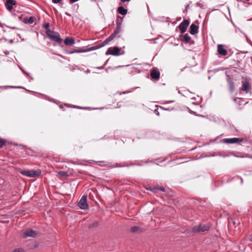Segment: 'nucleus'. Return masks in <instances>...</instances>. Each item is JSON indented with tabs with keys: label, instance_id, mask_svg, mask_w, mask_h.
<instances>
[{
	"label": "nucleus",
	"instance_id": "7",
	"mask_svg": "<svg viewBox=\"0 0 252 252\" xmlns=\"http://www.w3.org/2000/svg\"><path fill=\"white\" fill-rule=\"evenodd\" d=\"M244 139L243 138H224L223 139V142L226 144H240L243 142Z\"/></svg>",
	"mask_w": 252,
	"mask_h": 252
},
{
	"label": "nucleus",
	"instance_id": "42",
	"mask_svg": "<svg viewBox=\"0 0 252 252\" xmlns=\"http://www.w3.org/2000/svg\"><path fill=\"white\" fill-rule=\"evenodd\" d=\"M11 28L12 29H16V28L15 27H13V28Z\"/></svg>",
	"mask_w": 252,
	"mask_h": 252
},
{
	"label": "nucleus",
	"instance_id": "3",
	"mask_svg": "<svg viewBox=\"0 0 252 252\" xmlns=\"http://www.w3.org/2000/svg\"><path fill=\"white\" fill-rule=\"evenodd\" d=\"M122 31L121 26H116V29L113 33L104 40L103 45L107 44L112 41Z\"/></svg>",
	"mask_w": 252,
	"mask_h": 252
},
{
	"label": "nucleus",
	"instance_id": "33",
	"mask_svg": "<svg viewBox=\"0 0 252 252\" xmlns=\"http://www.w3.org/2000/svg\"><path fill=\"white\" fill-rule=\"evenodd\" d=\"M155 113L158 115L159 116V112L158 111V110H155Z\"/></svg>",
	"mask_w": 252,
	"mask_h": 252
},
{
	"label": "nucleus",
	"instance_id": "26",
	"mask_svg": "<svg viewBox=\"0 0 252 252\" xmlns=\"http://www.w3.org/2000/svg\"><path fill=\"white\" fill-rule=\"evenodd\" d=\"M59 174L62 177H68V173L67 172L61 171L59 172Z\"/></svg>",
	"mask_w": 252,
	"mask_h": 252
},
{
	"label": "nucleus",
	"instance_id": "37",
	"mask_svg": "<svg viewBox=\"0 0 252 252\" xmlns=\"http://www.w3.org/2000/svg\"><path fill=\"white\" fill-rule=\"evenodd\" d=\"M7 87L8 88H21L20 87H14V86H7Z\"/></svg>",
	"mask_w": 252,
	"mask_h": 252
},
{
	"label": "nucleus",
	"instance_id": "12",
	"mask_svg": "<svg viewBox=\"0 0 252 252\" xmlns=\"http://www.w3.org/2000/svg\"><path fill=\"white\" fill-rule=\"evenodd\" d=\"M217 51L218 54L221 56H225L227 55V50L224 49V45L222 44H219L217 46Z\"/></svg>",
	"mask_w": 252,
	"mask_h": 252
},
{
	"label": "nucleus",
	"instance_id": "44",
	"mask_svg": "<svg viewBox=\"0 0 252 252\" xmlns=\"http://www.w3.org/2000/svg\"><path fill=\"white\" fill-rule=\"evenodd\" d=\"M102 67H97V68L100 69V68H101Z\"/></svg>",
	"mask_w": 252,
	"mask_h": 252
},
{
	"label": "nucleus",
	"instance_id": "28",
	"mask_svg": "<svg viewBox=\"0 0 252 252\" xmlns=\"http://www.w3.org/2000/svg\"><path fill=\"white\" fill-rule=\"evenodd\" d=\"M5 143H6L5 140H4L3 139L0 138V148L2 147L5 144Z\"/></svg>",
	"mask_w": 252,
	"mask_h": 252
},
{
	"label": "nucleus",
	"instance_id": "41",
	"mask_svg": "<svg viewBox=\"0 0 252 252\" xmlns=\"http://www.w3.org/2000/svg\"><path fill=\"white\" fill-rule=\"evenodd\" d=\"M250 240L252 242V236L251 237Z\"/></svg>",
	"mask_w": 252,
	"mask_h": 252
},
{
	"label": "nucleus",
	"instance_id": "36",
	"mask_svg": "<svg viewBox=\"0 0 252 252\" xmlns=\"http://www.w3.org/2000/svg\"><path fill=\"white\" fill-rule=\"evenodd\" d=\"M160 190L163 192H164L165 191V189L163 187L160 188Z\"/></svg>",
	"mask_w": 252,
	"mask_h": 252
},
{
	"label": "nucleus",
	"instance_id": "19",
	"mask_svg": "<svg viewBox=\"0 0 252 252\" xmlns=\"http://www.w3.org/2000/svg\"><path fill=\"white\" fill-rule=\"evenodd\" d=\"M130 231L132 233H140L142 229L140 226H134L131 227Z\"/></svg>",
	"mask_w": 252,
	"mask_h": 252
},
{
	"label": "nucleus",
	"instance_id": "1",
	"mask_svg": "<svg viewBox=\"0 0 252 252\" xmlns=\"http://www.w3.org/2000/svg\"><path fill=\"white\" fill-rule=\"evenodd\" d=\"M46 34L51 40L56 42L59 44L62 43V39L58 32L49 30L47 32H46Z\"/></svg>",
	"mask_w": 252,
	"mask_h": 252
},
{
	"label": "nucleus",
	"instance_id": "20",
	"mask_svg": "<svg viewBox=\"0 0 252 252\" xmlns=\"http://www.w3.org/2000/svg\"><path fill=\"white\" fill-rule=\"evenodd\" d=\"M83 49H71L69 50L66 51V53L68 54H71L73 53H83Z\"/></svg>",
	"mask_w": 252,
	"mask_h": 252
},
{
	"label": "nucleus",
	"instance_id": "18",
	"mask_svg": "<svg viewBox=\"0 0 252 252\" xmlns=\"http://www.w3.org/2000/svg\"><path fill=\"white\" fill-rule=\"evenodd\" d=\"M117 12L122 15H125L127 13V10L123 6H121L118 7Z\"/></svg>",
	"mask_w": 252,
	"mask_h": 252
},
{
	"label": "nucleus",
	"instance_id": "29",
	"mask_svg": "<svg viewBox=\"0 0 252 252\" xmlns=\"http://www.w3.org/2000/svg\"><path fill=\"white\" fill-rule=\"evenodd\" d=\"M44 28L46 29V32H47L49 30H51L50 29V24L49 23H46L44 26Z\"/></svg>",
	"mask_w": 252,
	"mask_h": 252
},
{
	"label": "nucleus",
	"instance_id": "4",
	"mask_svg": "<svg viewBox=\"0 0 252 252\" xmlns=\"http://www.w3.org/2000/svg\"><path fill=\"white\" fill-rule=\"evenodd\" d=\"M251 86L248 79L247 78L242 77V90L245 92L246 93H251Z\"/></svg>",
	"mask_w": 252,
	"mask_h": 252
},
{
	"label": "nucleus",
	"instance_id": "13",
	"mask_svg": "<svg viewBox=\"0 0 252 252\" xmlns=\"http://www.w3.org/2000/svg\"><path fill=\"white\" fill-rule=\"evenodd\" d=\"M15 0H6L5 4V7L8 11H11L13 9V5L16 4Z\"/></svg>",
	"mask_w": 252,
	"mask_h": 252
},
{
	"label": "nucleus",
	"instance_id": "23",
	"mask_svg": "<svg viewBox=\"0 0 252 252\" xmlns=\"http://www.w3.org/2000/svg\"><path fill=\"white\" fill-rule=\"evenodd\" d=\"M117 20H116V26H122V23L123 21V18L120 17V16L118 15L117 17Z\"/></svg>",
	"mask_w": 252,
	"mask_h": 252
},
{
	"label": "nucleus",
	"instance_id": "22",
	"mask_svg": "<svg viewBox=\"0 0 252 252\" xmlns=\"http://www.w3.org/2000/svg\"><path fill=\"white\" fill-rule=\"evenodd\" d=\"M34 18L32 16H31L30 18H24V22L26 24H32L33 23Z\"/></svg>",
	"mask_w": 252,
	"mask_h": 252
},
{
	"label": "nucleus",
	"instance_id": "15",
	"mask_svg": "<svg viewBox=\"0 0 252 252\" xmlns=\"http://www.w3.org/2000/svg\"><path fill=\"white\" fill-rule=\"evenodd\" d=\"M198 30V26L194 24H192L189 28V32L191 34L194 35L197 33Z\"/></svg>",
	"mask_w": 252,
	"mask_h": 252
},
{
	"label": "nucleus",
	"instance_id": "6",
	"mask_svg": "<svg viewBox=\"0 0 252 252\" xmlns=\"http://www.w3.org/2000/svg\"><path fill=\"white\" fill-rule=\"evenodd\" d=\"M78 206L82 210H87L88 209V205L87 204V197L83 195L80 199L77 204Z\"/></svg>",
	"mask_w": 252,
	"mask_h": 252
},
{
	"label": "nucleus",
	"instance_id": "45",
	"mask_svg": "<svg viewBox=\"0 0 252 252\" xmlns=\"http://www.w3.org/2000/svg\"><path fill=\"white\" fill-rule=\"evenodd\" d=\"M90 71L89 70H88L87 72H90Z\"/></svg>",
	"mask_w": 252,
	"mask_h": 252
},
{
	"label": "nucleus",
	"instance_id": "31",
	"mask_svg": "<svg viewBox=\"0 0 252 252\" xmlns=\"http://www.w3.org/2000/svg\"><path fill=\"white\" fill-rule=\"evenodd\" d=\"M130 0H121V2H122L123 3H125V2H129Z\"/></svg>",
	"mask_w": 252,
	"mask_h": 252
},
{
	"label": "nucleus",
	"instance_id": "9",
	"mask_svg": "<svg viewBox=\"0 0 252 252\" xmlns=\"http://www.w3.org/2000/svg\"><path fill=\"white\" fill-rule=\"evenodd\" d=\"M120 52V49L117 47H110L106 52V55H111L113 56H118L119 55Z\"/></svg>",
	"mask_w": 252,
	"mask_h": 252
},
{
	"label": "nucleus",
	"instance_id": "27",
	"mask_svg": "<svg viewBox=\"0 0 252 252\" xmlns=\"http://www.w3.org/2000/svg\"><path fill=\"white\" fill-rule=\"evenodd\" d=\"M53 3L55 4H63V0H52Z\"/></svg>",
	"mask_w": 252,
	"mask_h": 252
},
{
	"label": "nucleus",
	"instance_id": "34",
	"mask_svg": "<svg viewBox=\"0 0 252 252\" xmlns=\"http://www.w3.org/2000/svg\"><path fill=\"white\" fill-rule=\"evenodd\" d=\"M65 14L68 17H71V15L70 14H69V13H68L67 12H65Z\"/></svg>",
	"mask_w": 252,
	"mask_h": 252
},
{
	"label": "nucleus",
	"instance_id": "32",
	"mask_svg": "<svg viewBox=\"0 0 252 252\" xmlns=\"http://www.w3.org/2000/svg\"><path fill=\"white\" fill-rule=\"evenodd\" d=\"M125 165H121L118 163L116 164V167H125Z\"/></svg>",
	"mask_w": 252,
	"mask_h": 252
},
{
	"label": "nucleus",
	"instance_id": "2",
	"mask_svg": "<svg viewBox=\"0 0 252 252\" xmlns=\"http://www.w3.org/2000/svg\"><path fill=\"white\" fill-rule=\"evenodd\" d=\"M20 173L25 176L28 177L33 178L39 176L41 171L40 170H21Z\"/></svg>",
	"mask_w": 252,
	"mask_h": 252
},
{
	"label": "nucleus",
	"instance_id": "25",
	"mask_svg": "<svg viewBox=\"0 0 252 252\" xmlns=\"http://www.w3.org/2000/svg\"><path fill=\"white\" fill-rule=\"evenodd\" d=\"M99 224V222L97 221H95L94 222H93L92 223L90 224L89 225V228H91L93 227H97Z\"/></svg>",
	"mask_w": 252,
	"mask_h": 252
},
{
	"label": "nucleus",
	"instance_id": "38",
	"mask_svg": "<svg viewBox=\"0 0 252 252\" xmlns=\"http://www.w3.org/2000/svg\"><path fill=\"white\" fill-rule=\"evenodd\" d=\"M97 163H97V165H101V164H100V163H104V162L102 161H98L97 162Z\"/></svg>",
	"mask_w": 252,
	"mask_h": 252
},
{
	"label": "nucleus",
	"instance_id": "40",
	"mask_svg": "<svg viewBox=\"0 0 252 252\" xmlns=\"http://www.w3.org/2000/svg\"><path fill=\"white\" fill-rule=\"evenodd\" d=\"M23 72H24L25 74H26L27 76H29V73H28L27 72H26L25 70H23Z\"/></svg>",
	"mask_w": 252,
	"mask_h": 252
},
{
	"label": "nucleus",
	"instance_id": "17",
	"mask_svg": "<svg viewBox=\"0 0 252 252\" xmlns=\"http://www.w3.org/2000/svg\"><path fill=\"white\" fill-rule=\"evenodd\" d=\"M64 43L67 46H70L75 43V40L73 37H66L64 40Z\"/></svg>",
	"mask_w": 252,
	"mask_h": 252
},
{
	"label": "nucleus",
	"instance_id": "39",
	"mask_svg": "<svg viewBox=\"0 0 252 252\" xmlns=\"http://www.w3.org/2000/svg\"><path fill=\"white\" fill-rule=\"evenodd\" d=\"M4 183L3 180L1 179H0V184H2Z\"/></svg>",
	"mask_w": 252,
	"mask_h": 252
},
{
	"label": "nucleus",
	"instance_id": "35",
	"mask_svg": "<svg viewBox=\"0 0 252 252\" xmlns=\"http://www.w3.org/2000/svg\"><path fill=\"white\" fill-rule=\"evenodd\" d=\"M197 5V6H199L200 7H201L203 6V5L202 4H201L200 2H198L197 3H196Z\"/></svg>",
	"mask_w": 252,
	"mask_h": 252
},
{
	"label": "nucleus",
	"instance_id": "46",
	"mask_svg": "<svg viewBox=\"0 0 252 252\" xmlns=\"http://www.w3.org/2000/svg\"><path fill=\"white\" fill-rule=\"evenodd\" d=\"M241 183H243V179L241 178Z\"/></svg>",
	"mask_w": 252,
	"mask_h": 252
},
{
	"label": "nucleus",
	"instance_id": "11",
	"mask_svg": "<svg viewBox=\"0 0 252 252\" xmlns=\"http://www.w3.org/2000/svg\"><path fill=\"white\" fill-rule=\"evenodd\" d=\"M151 77L156 80H158L160 77V72L156 68H153L150 72Z\"/></svg>",
	"mask_w": 252,
	"mask_h": 252
},
{
	"label": "nucleus",
	"instance_id": "8",
	"mask_svg": "<svg viewBox=\"0 0 252 252\" xmlns=\"http://www.w3.org/2000/svg\"><path fill=\"white\" fill-rule=\"evenodd\" d=\"M37 236V233L32 229H28L22 234V237L24 238L31 237L35 238Z\"/></svg>",
	"mask_w": 252,
	"mask_h": 252
},
{
	"label": "nucleus",
	"instance_id": "24",
	"mask_svg": "<svg viewBox=\"0 0 252 252\" xmlns=\"http://www.w3.org/2000/svg\"><path fill=\"white\" fill-rule=\"evenodd\" d=\"M233 100L238 105H242V102L244 101L242 98L239 97H234L233 98Z\"/></svg>",
	"mask_w": 252,
	"mask_h": 252
},
{
	"label": "nucleus",
	"instance_id": "5",
	"mask_svg": "<svg viewBox=\"0 0 252 252\" xmlns=\"http://www.w3.org/2000/svg\"><path fill=\"white\" fill-rule=\"evenodd\" d=\"M210 225L209 224H202L194 227L192 228V231L193 232H204L208 231L210 229Z\"/></svg>",
	"mask_w": 252,
	"mask_h": 252
},
{
	"label": "nucleus",
	"instance_id": "30",
	"mask_svg": "<svg viewBox=\"0 0 252 252\" xmlns=\"http://www.w3.org/2000/svg\"><path fill=\"white\" fill-rule=\"evenodd\" d=\"M13 252H24V250L23 249H17L13 251Z\"/></svg>",
	"mask_w": 252,
	"mask_h": 252
},
{
	"label": "nucleus",
	"instance_id": "21",
	"mask_svg": "<svg viewBox=\"0 0 252 252\" xmlns=\"http://www.w3.org/2000/svg\"><path fill=\"white\" fill-rule=\"evenodd\" d=\"M180 37H183L184 38V41L186 43H190L191 41V37L188 33L181 34Z\"/></svg>",
	"mask_w": 252,
	"mask_h": 252
},
{
	"label": "nucleus",
	"instance_id": "14",
	"mask_svg": "<svg viewBox=\"0 0 252 252\" xmlns=\"http://www.w3.org/2000/svg\"><path fill=\"white\" fill-rule=\"evenodd\" d=\"M103 43H104V41L102 42H101L100 44H99L98 45L92 46L88 49H83V50L84 51L83 53L99 49L102 47H103L105 45H103Z\"/></svg>",
	"mask_w": 252,
	"mask_h": 252
},
{
	"label": "nucleus",
	"instance_id": "10",
	"mask_svg": "<svg viewBox=\"0 0 252 252\" xmlns=\"http://www.w3.org/2000/svg\"><path fill=\"white\" fill-rule=\"evenodd\" d=\"M189 24V21L187 19L184 20L179 25L178 28L182 33H184Z\"/></svg>",
	"mask_w": 252,
	"mask_h": 252
},
{
	"label": "nucleus",
	"instance_id": "16",
	"mask_svg": "<svg viewBox=\"0 0 252 252\" xmlns=\"http://www.w3.org/2000/svg\"><path fill=\"white\" fill-rule=\"evenodd\" d=\"M226 80H227V82L228 86H229V88L230 91L231 92H233L234 91V89H235L233 82L231 79L230 77L228 75L227 76Z\"/></svg>",
	"mask_w": 252,
	"mask_h": 252
},
{
	"label": "nucleus",
	"instance_id": "43",
	"mask_svg": "<svg viewBox=\"0 0 252 252\" xmlns=\"http://www.w3.org/2000/svg\"><path fill=\"white\" fill-rule=\"evenodd\" d=\"M188 6V5H187L186 7V10H187V7Z\"/></svg>",
	"mask_w": 252,
	"mask_h": 252
}]
</instances>
